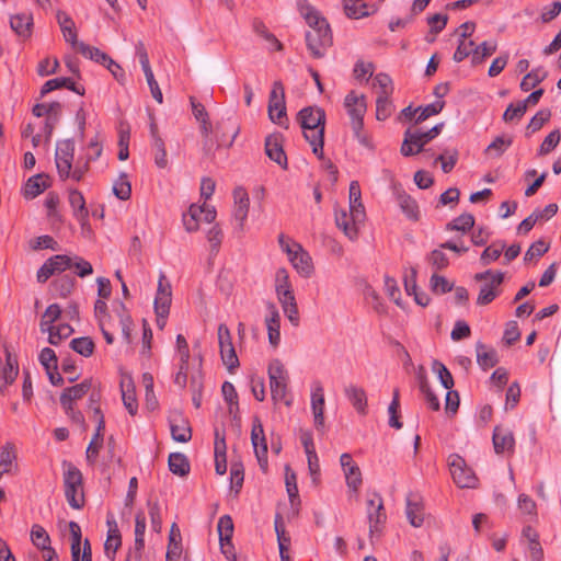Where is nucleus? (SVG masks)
I'll use <instances>...</instances> for the list:
<instances>
[{
    "mask_svg": "<svg viewBox=\"0 0 561 561\" xmlns=\"http://www.w3.org/2000/svg\"><path fill=\"white\" fill-rule=\"evenodd\" d=\"M172 301L171 284L164 273H160L158 288L154 298V311L157 317L167 318Z\"/></svg>",
    "mask_w": 561,
    "mask_h": 561,
    "instance_id": "4468645a",
    "label": "nucleus"
},
{
    "mask_svg": "<svg viewBox=\"0 0 561 561\" xmlns=\"http://www.w3.org/2000/svg\"><path fill=\"white\" fill-rule=\"evenodd\" d=\"M504 248L505 244L502 242H493L491 245L486 247L480 256L481 264L489 265L499 260Z\"/></svg>",
    "mask_w": 561,
    "mask_h": 561,
    "instance_id": "3c124183",
    "label": "nucleus"
},
{
    "mask_svg": "<svg viewBox=\"0 0 561 561\" xmlns=\"http://www.w3.org/2000/svg\"><path fill=\"white\" fill-rule=\"evenodd\" d=\"M399 206L410 219L416 220L419 217V207L416 202L408 194L398 196Z\"/></svg>",
    "mask_w": 561,
    "mask_h": 561,
    "instance_id": "603ef678",
    "label": "nucleus"
},
{
    "mask_svg": "<svg viewBox=\"0 0 561 561\" xmlns=\"http://www.w3.org/2000/svg\"><path fill=\"white\" fill-rule=\"evenodd\" d=\"M474 226V217L469 213L461 214L446 225V229L450 231L468 232Z\"/></svg>",
    "mask_w": 561,
    "mask_h": 561,
    "instance_id": "58836bf2",
    "label": "nucleus"
},
{
    "mask_svg": "<svg viewBox=\"0 0 561 561\" xmlns=\"http://www.w3.org/2000/svg\"><path fill=\"white\" fill-rule=\"evenodd\" d=\"M170 431L175 442L187 443L192 438L190 423L181 414H175L170 419Z\"/></svg>",
    "mask_w": 561,
    "mask_h": 561,
    "instance_id": "412c9836",
    "label": "nucleus"
},
{
    "mask_svg": "<svg viewBox=\"0 0 561 561\" xmlns=\"http://www.w3.org/2000/svg\"><path fill=\"white\" fill-rule=\"evenodd\" d=\"M294 268L300 274L302 277H310L313 273V264L312 259L307 251L302 249L301 245H297L295 250V254L289 259Z\"/></svg>",
    "mask_w": 561,
    "mask_h": 561,
    "instance_id": "4be33fe9",
    "label": "nucleus"
},
{
    "mask_svg": "<svg viewBox=\"0 0 561 561\" xmlns=\"http://www.w3.org/2000/svg\"><path fill=\"white\" fill-rule=\"evenodd\" d=\"M443 126L444 124L440 123L426 131L407 129L400 148L401 154L411 157L421 152L426 144L440 134Z\"/></svg>",
    "mask_w": 561,
    "mask_h": 561,
    "instance_id": "39448f33",
    "label": "nucleus"
},
{
    "mask_svg": "<svg viewBox=\"0 0 561 561\" xmlns=\"http://www.w3.org/2000/svg\"><path fill=\"white\" fill-rule=\"evenodd\" d=\"M492 440L496 454L514 451L515 438L512 431L507 427L502 425L495 426Z\"/></svg>",
    "mask_w": 561,
    "mask_h": 561,
    "instance_id": "6ab92c4d",
    "label": "nucleus"
},
{
    "mask_svg": "<svg viewBox=\"0 0 561 561\" xmlns=\"http://www.w3.org/2000/svg\"><path fill=\"white\" fill-rule=\"evenodd\" d=\"M474 280L483 283L480 286L476 302L478 306H486L500 295V286L504 280V273L488 270L485 272L477 273L474 275Z\"/></svg>",
    "mask_w": 561,
    "mask_h": 561,
    "instance_id": "0eeeda50",
    "label": "nucleus"
},
{
    "mask_svg": "<svg viewBox=\"0 0 561 561\" xmlns=\"http://www.w3.org/2000/svg\"><path fill=\"white\" fill-rule=\"evenodd\" d=\"M427 262L435 271H440L449 265L448 256L442 251V249L433 250L426 257Z\"/></svg>",
    "mask_w": 561,
    "mask_h": 561,
    "instance_id": "338daca9",
    "label": "nucleus"
},
{
    "mask_svg": "<svg viewBox=\"0 0 561 561\" xmlns=\"http://www.w3.org/2000/svg\"><path fill=\"white\" fill-rule=\"evenodd\" d=\"M59 88H67L80 95H82L84 93V90H80L78 87H76L75 82L72 81V79L70 78H55V79H50L48 81H46L42 89H41V94L42 95H45L56 89H59Z\"/></svg>",
    "mask_w": 561,
    "mask_h": 561,
    "instance_id": "c9c22d12",
    "label": "nucleus"
},
{
    "mask_svg": "<svg viewBox=\"0 0 561 561\" xmlns=\"http://www.w3.org/2000/svg\"><path fill=\"white\" fill-rule=\"evenodd\" d=\"M169 469L172 473L185 477L190 472V461L184 454L172 453L169 455Z\"/></svg>",
    "mask_w": 561,
    "mask_h": 561,
    "instance_id": "e433bc0d",
    "label": "nucleus"
},
{
    "mask_svg": "<svg viewBox=\"0 0 561 561\" xmlns=\"http://www.w3.org/2000/svg\"><path fill=\"white\" fill-rule=\"evenodd\" d=\"M340 463L345 476L346 485L353 492H357L363 482L359 467L354 462L352 456L346 453L341 455Z\"/></svg>",
    "mask_w": 561,
    "mask_h": 561,
    "instance_id": "dca6fc26",
    "label": "nucleus"
},
{
    "mask_svg": "<svg viewBox=\"0 0 561 561\" xmlns=\"http://www.w3.org/2000/svg\"><path fill=\"white\" fill-rule=\"evenodd\" d=\"M250 207V198L247 190L238 186L233 190V219L239 229H243L244 222L248 218Z\"/></svg>",
    "mask_w": 561,
    "mask_h": 561,
    "instance_id": "2eb2a0df",
    "label": "nucleus"
},
{
    "mask_svg": "<svg viewBox=\"0 0 561 561\" xmlns=\"http://www.w3.org/2000/svg\"><path fill=\"white\" fill-rule=\"evenodd\" d=\"M267 111L273 123L283 125V119L286 121L285 88L279 80L273 83L268 96Z\"/></svg>",
    "mask_w": 561,
    "mask_h": 561,
    "instance_id": "9b49d317",
    "label": "nucleus"
},
{
    "mask_svg": "<svg viewBox=\"0 0 561 561\" xmlns=\"http://www.w3.org/2000/svg\"><path fill=\"white\" fill-rule=\"evenodd\" d=\"M311 409L314 416V425L321 428L324 425V394L323 388L317 383L311 393Z\"/></svg>",
    "mask_w": 561,
    "mask_h": 561,
    "instance_id": "393cba45",
    "label": "nucleus"
},
{
    "mask_svg": "<svg viewBox=\"0 0 561 561\" xmlns=\"http://www.w3.org/2000/svg\"><path fill=\"white\" fill-rule=\"evenodd\" d=\"M219 541L231 540L233 535V522L229 515H224L217 524Z\"/></svg>",
    "mask_w": 561,
    "mask_h": 561,
    "instance_id": "0e129e2a",
    "label": "nucleus"
},
{
    "mask_svg": "<svg viewBox=\"0 0 561 561\" xmlns=\"http://www.w3.org/2000/svg\"><path fill=\"white\" fill-rule=\"evenodd\" d=\"M561 134L559 129H554L549 133L543 139L542 144L539 147L538 154L546 156L550 153L560 142Z\"/></svg>",
    "mask_w": 561,
    "mask_h": 561,
    "instance_id": "680f3d73",
    "label": "nucleus"
},
{
    "mask_svg": "<svg viewBox=\"0 0 561 561\" xmlns=\"http://www.w3.org/2000/svg\"><path fill=\"white\" fill-rule=\"evenodd\" d=\"M75 284L76 279L72 276L62 275L51 283V289L56 296L66 298L71 294Z\"/></svg>",
    "mask_w": 561,
    "mask_h": 561,
    "instance_id": "4c0bfd02",
    "label": "nucleus"
},
{
    "mask_svg": "<svg viewBox=\"0 0 561 561\" xmlns=\"http://www.w3.org/2000/svg\"><path fill=\"white\" fill-rule=\"evenodd\" d=\"M363 221H355L352 214L346 209L335 210V224L344 232L350 240H355L358 237V225Z\"/></svg>",
    "mask_w": 561,
    "mask_h": 561,
    "instance_id": "5701e85b",
    "label": "nucleus"
},
{
    "mask_svg": "<svg viewBox=\"0 0 561 561\" xmlns=\"http://www.w3.org/2000/svg\"><path fill=\"white\" fill-rule=\"evenodd\" d=\"M122 399L125 408L130 415H135L138 410L135 386L131 379H123L121 382Z\"/></svg>",
    "mask_w": 561,
    "mask_h": 561,
    "instance_id": "72a5a7b5",
    "label": "nucleus"
},
{
    "mask_svg": "<svg viewBox=\"0 0 561 561\" xmlns=\"http://www.w3.org/2000/svg\"><path fill=\"white\" fill-rule=\"evenodd\" d=\"M344 11L351 19H362L375 12L376 8L374 5L369 7L363 0H345Z\"/></svg>",
    "mask_w": 561,
    "mask_h": 561,
    "instance_id": "473e14b6",
    "label": "nucleus"
},
{
    "mask_svg": "<svg viewBox=\"0 0 561 561\" xmlns=\"http://www.w3.org/2000/svg\"><path fill=\"white\" fill-rule=\"evenodd\" d=\"M278 301L282 306L284 314L294 327L299 325V311L293 290L277 293Z\"/></svg>",
    "mask_w": 561,
    "mask_h": 561,
    "instance_id": "aec40b11",
    "label": "nucleus"
},
{
    "mask_svg": "<svg viewBox=\"0 0 561 561\" xmlns=\"http://www.w3.org/2000/svg\"><path fill=\"white\" fill-rule=\"evenodd\" d=\"M91 388V379H84L80 383L66 388L60 396V404L64 410H69L70 405H73L77 400L85 396Z\"/></svg>",
    "mask_w": 561,
    "mask_h": 561,
    "instance_id": "f3484780",
    "label": "nucleus"
},
{
    "mask_svg": "<svg viewBox=\"0 0 561 561\" xmlns=\"http://www.w3.org/2000/svg\"><path fill=\"white\" fill-rule=\"evenodd\" d=\"M405 514L409 523L413 527H421L424 520L423 505L416 496L409 495L407 497Z\"/></svg>",
    "mask_w": 561,
    "mask_h": 561,
    "instance_id": "2f4dec72",
    "label": "nucleus"
},
{
    "mask_svg": "<svg viewBox=\"0 0 561 561\" xmlns=\"http://www.w3.org/2000/svg\"><path fill=\"white\" fill-rule=\"evenodd\" d=\"M46 331L49 333L48 342L53 345H58L64 339L69 337L73 329L67 324L49 325Z\"/></svg>",
    "mask_w": 561,
    "mask_h": 561,
    "instance_id": "ea45409f",
    "label": "nucleus"
},
{
    "mask_svg": "<svg viewBox=\"0 0 561 561\" xmlns=\"http://www.w3.org/2000/svg\"><path fill=\"white\" fill-rule=\"evenodd\" d=\"M433 371L437 375L442 386L449 390L454 387V379L447 367L439 360H434L432 364Z\"/></svg>",
    "mask_w": 561,
    "mask_h": 561,
    "instance_id": "5fc2aeb1",
    "label": "nucleus"
},
{
    "mask_svg": "<svg viewBox=\"0 0 561 561\" xmlns=\"http://www.w3.org/2000/svg\"><path fill=\"white\" fill-rule=\"evenodd\" d=\"M344 393L358 413H367V396L363 388L355 385H350L345 387Z\"/></svg>",
    "mask_w": 561,
    "mask_h": 561,
    "instance_id": "c85d7f7f",
    "label": "nucleus"
},
{
    "mask_svg": "<svg viewBox=\"0 0 561 561\" xmlns=\"http://www.w3.org/2000/svg\"><path fill=\"white\" fill-rule=\"evenodd\" d=\"M297 8L309 25L306 32L307 47L314 58H322L332 45L330 25L307 0H298Z\"/></svg>",
    "mask_w": 561,
    "mask_h": 561,
    "instance_id": "f257e3e1",
    "label": "nucleus"
},
{
    "mask_svg": "<svg viewBox=\"0 0 561 561\" xmlns=\"http://www.w3.org/2000/svg\"><path fill=\"white\" fill-rule=\"evenodd\" d=\"M511 137L497 136L485 149V153L492 157H501L512 145Z\"/></svg>",
    "mask_w": 561,
    "mask_h": 561,
    "instance_id": "de8ad7c7",
    "label": "nucleus"
},
{
    "mask_svg": "<svg viewBox=\"0 0 561 561\" xmlns=\"http://www.w3.org/2000/svg\"><path fill=\"white\" fill-rule=\"evenodd\" d=\"M69 203L75 211V216L78 219H84L88 217V210L85 208V201L83 195L77 191L71 190L69 192Z\"/></svg>",
    "mask_w": 561,
    "mask_h": 561,
    "instance_id": "49530a36",
    "label": "nucleus"
},
{
    "mask_svg": "<svg viewBox=\"0 0 561 561\" xmlns=\"http://www.w3.org/2000/svg\"><path fill=\"white\" fill-rule=\"evenodd\" d=\"M444 107V102L436 101L434 103L427 104L426 106H419V113L415 117V124H420L427 119L428 117L436 115L442 112Z\"/></svg>",
    "mask_w": 561,
    "mask_h": 561,
    "instance_id": "052dcab7",
    "label": "nucleus"
},
{
    "mask_svg": "<svg viewBox=\"0 0 561 561\" xmlns=\"http://www.w3.org/2000/svg\"><path fill=\"white\" fill-rule=\"evenodd\" d=\"M298 121L304 130L305 138L310 135H318L322 131L324 135L325 112L320 107L308 106L299 111Z\"/></svg>",
    "mask_w": 561,
    "mask_h": 561,
    "instance_id": "1a4fd4ad",
    "label": "nucleus"
},
{
    "mask_svg": "<svg viewBox=\"0 0 561 561\" xmlns=\"http://www.w3.org/2000/svg\"><path fill=\"white\" fill-rule=\"evenodd\" d=\"M57 22L60 26L65 41L71 44V46L75 49H77L78 44H80L81 42L78 41L73 20L66 12L58 11Z\"/></svg>",
    "mask_w": 561,
    "mask_h": 561,
    "instance_id": "a878e982",
    "label": "nucleus"
},
{
    "mask_svg": "<svg viewBox=\"0 0 561 561\" xmlns=\"http://www.w3.org/2000/svg\"><path fill=\"white\" fill-rule=\"evenodd\" d=\"M31 540L38 549L45 548L50 545L48 533L41 525H33L31 529Z\"/></svg>",
    "mask_w": 561,
    "mask_h": 561,
    "instance_id": "4d7b16f0",
    "label": "nucleus"
},
{
    "mask_svg": "<svg viewBox=\"0 0 561 561\" xmlns=\"http://www.w3.org/2000/svg\"><path fill=\"white\" fill-rule=\"evenodd\" d=\"M61 308L57 304L49 305L42 316L41 330L46 332L47 327L54 325L53 323L60 317Z\"/></svg>",
    "mask_w": 561,
    "mask_h": 561,
    "instance_id": "bf43d9fd",
    "label": "nucleus"
},
{
    "mask_svg": "<svg viewBox=\"0 0 561 561\" xmlns=\"http://www.w3.org/2000/svg\"><path fill=\"white\" fill-rule=\"evenodd\" d=\"M366 513L369 523V537L373 541L375 537L380 536L382 526L387 519L383 500L379 493L373 492L368 494Z\"/></svg>",
    "mask_w": 561,
    "mask_h": 561,
    "instance_id": "6e6552de",
    "label": "nucleus"
},
{
    "mask_svg": "<svg viewBox=\"0 0 561 561\" xmlns=\"http://www.w3.org/2000/svg\"><path fill=\"white\" fill-rule=\"evenodd\" d=\"M419 386L421 392L424 394L428 408L432 409L433 411H438L440 407L439 399L432 391L426 379V376L423 374L419 375Z\"/></svg>",
    "mask_w": 561,
    "mask_h": 561,
    "instance_id": "37998d69",
    "label": "nucleus"
},
{
    "mask_svg": "<svg viewBox=\"0 0 561 561\" xmlns=\"http://www.w3.org/2000/svg\"><path fill=\"white\" fill-rule=\"evenodd\" d=\"M458 156L459 153L457 149L446 150L444 153L437 156L435 161L440 162L444 173H449L455 168L458 161Z\"/></svg>",
    "mask_w": 561,
    "mask_h": 561,
    "instance_id": "13d9d810",
    "label": "nucleus"
},
{
    "mask_svg": "<svg viewBox=\"0 0 561 561\" xmlns=\"http://www.w3.org/2000/svg\"><path fill=\"white\" fill-rule=\"evenodd\" d=\"M49 186L48 178L44 174L31 176L24 185L23 195L26 199H33Z\"/></svg>",
    "mask_w": 561,
    "mask_h": 561,
    "instance_id": "c756f323",
    "label": "nucleus"
},
{
    "mask_svg": "<svg viewBox=\"0 0 561 561\" xmlns=\"http://www.w3.org/2000/svg\"><path fill=\"white\" fill-rule=\"evenodd\" d=\"M148 510L151 522V529L160 533L162 528L161 507L158 501H148Z\"/></svg>",
    "mask_w": 561,
    "mask_h": 561,
    "instance_id": "69168bd1",
    "label": "nucleus"
},
{
    "mask_svg": "<svg viewBox=\"0 0 561 561\" xmlns=\"http://www.w3.org/2000/svg\"><path fill=\"white\" fill-rule=\"evenodd\" d=\"M217 335L222 363L229 371H232L239 367L240 364L236 354L229 328L225 323L219 324Z\"/></svg>",
    "mask_w": 561,
    "mask_h": 561,
    "instance_id": "f8f14e48",
    "label": "nucleus"
},
{
    "mask_svg": "<svg viewBox=\"0 0 561 561\" xmlns=\"http://www.w3.org/2000/svg\"><path fill=\"white\" fill-rule=\"evenodd\" d=\"M33 18L27 13H19L10 19L11 28L22 37H30L32 32Z\"/></svg>",
    "mask_w": 561,
    "mask_h": 561,
    "instance_id": "f704fd0d",
    "label": "nucleus"
},
{
    "mask_svg": "<svg viewBox=\"0 0 561 561\" xmlns=\"http://www.w3.org/2000/svg\"><path fill=\"white\" fill-rule=\"evenodd\" d=\"M390 96L391 95H377L376 118L378 121H385L392 114L393 105L390 101Z\"/></svg>",
    "mask_w": 561,
    "mask_h": 561,
    "instance_id": "09e8293b",
    "label": "nucleus"
},
{
    "mask_svg": "<svg viewBox=\"0 0 561 561\" xmlns=\"http://www.w3.org/2000/svg\"><path fill=\"white\" fill-rule=\"evenodd\" d=\"M286 490L288 493L290 505H298L300 503L298 486H297V477L290 468L286 467V476H285Z\"/></svg>",
    "mask_w": 561,
    "mask_h": 561,
    "instance_id": "a18cd8bd",
    "label": "nucleus"
},
{
    "mask_svg": "<svg viewBox=\"0 0 561 561\" xmlns=\"http://www.w3.org/2000/svg\"><path fill=\"white\" fill-rule=\"evenodd\" d=\"M546 78L547 71H545L542 68L533 69L523 78L520 82V89L522 91L527 92L542 82Z\"/></svg>",
    "mask_w": 561,
    "mask_h": 561,
    "instance_id": "79ce46f5",
    "label": "nucleus"
},
{
    "mask_svg": "<svg viewBox=\"0 0 561 561\" xmlns=\"http://www.w3.org/2000/svg\"><path fill=\"white\" fill-rule=\"evenodd\" d=\"M70 347L78 354L89 357L93 354L94 343L88 336L77 337L70 342Z\"/></svg>",
    "mask_w": 561,
    "mask_h": 561,
    "instance_id": "864d4df0",
    "label": "nucleus"
},
{
    "mask_svg": "<svg viewBox=\"0 0 561 561\" xmlns=\"http://www.w3.org/2000/svg\"><path fill=\"white\" fill-rule=\"evenodd\" d=\"M251 443L260 468L265 472L268 467L267 443L261 420L255 416L252 421Z\"/></svg>",
    "mask_w": 561,
    "mask_h": 561,
    "instance_id": "ddd939ff",
    "label": "nucleus"
},
{
    "mask_svg": "<svg viewBox=\"0 0 561 561\" xmlns=\"http://www.w3.org/2000/svg\"><path fill=\"white\" fill-rule=\"evenodd\" d=\"M146 516L144 512H138L135 516V543L134 558L140 561L141 551L145 548Z\"/></svg>",
    "mask_w": 561,
    "mask_h": 561,
    "instance_id": "cd10ccee",
    "label": "nucleus"
},
{
    "mask_svg": "<svg viewBox=\"0 0 561 561\" xmlns=\"http://www.w3.org/2000/svg\"><path fill=\"white\" fill-rule=\"evenodd\" d=\"M344 106L351 118V127L354 133V137L362 146L373 149L374 145L371 139L364 130V115L367 110L366 98L363 94H357L355 91H351L345 96Z\"/></svg>",
    "mask_w": 561,
    "mask_h": 561,
    "instance_id": "7ed1b4c3",
    "label": "nucleus"
},
{
    "mask_svg": "<svg viewBox=\"0 0 561 561\" xmlns=\"http://www.w3.org/2000/svg\"><path fill=\"white\" fill-rule=\"evenodd\" d=\"M270 380L271 397L274 402H285L287 405L290 401L286 400L289 382V374L284 364L275 358L271 360L267 367Z\"/></svg>",
    "mask_w": 561,
    "mask_h": 561,
    "instance_id": "20e7f679",
    "label": "nucleus"
},
{
    "mask_svg": "<svg viewBox=\"0 0 561 561\" xmlns=\"http://www.w3.org/2000/svg\"><path fill=\"white\" fill-rule=\"evenodd\" d=\"M114 195L121 201H127L131 195V185L126 174H122L113 185Z\"/></svg>",
    "mask_w": 561,
    "mask_h": 561,
    "instance_id": "6e6d98bb",
    "label": "nucleus"
},
{
    "mask_svg": "<svg viewBox=\"0 0 561 561\" xmlns=\"http://www.w3.org/2000/svg\"><path fill=\"white\" fill-rule=\"evenodd\" d=\"M477 363L479 366L486 370L494 367L499 363L497 353L494 348L478 342L476 345Z\"/></svg>",
    "mask_w": 561,
    "mask_h": 561,
    "instance_id": "7c9ffc66",
    "label": "nucleus"
},
{
    "mask_svg": "<svg viewBox=\"0 0 561 561\" xmlns=\"http://www.w3.org/2000/svg\"><path fill=\"white\" fill-rule=\"evenodd\" d=\"M73 156V140L65 139L58 142L55 154V161L58 175L62 181L71 179L76 182H80L89 170L90 161H88L87 159L83 162L78 160L75 168H72Z\"/></svg>",
    "mask_w": 561,
    "mask_h": 561,
    "instance_id": "f03ea898",
    "label": "nucleus"
},
{
    "mask_svg": "<svg viewBox=\"0 0 561 561\" xmlns=\"http://www.w3.org/2000/svg\"><path fill=\"white\" fill-rule=\"evenodd\" d=\"M450 473L454 482L459 488H476L478 478L473 470L469 468L462 457L459 455H451L449 457Z\"/></svg>",
    "mask_w": 561,
    "mask_h": 561,
    "instance_id": "9d476101",
    "label": "nucleus"
},
{
    "mask_svg": "<svg viewBox=\"0 0 561 561\" xmlns=\"http://www.w3.org/2000/svg\"><path fill=\"white\" fill-rule=\"evenodd\" d=\"M399 390H394L392 401L388 407L389 413V425L396 430H400L402 427V423L399 421Z\"/></svg>",
    "mask_w": 561,
    "mask_h": 561,
    "instance_id": "e2e57ef3",
    "label": "nucleus"
},
{
    "mask_svg": "<svg viewBox=\"0 0 561 561\" xmlns=\"http://www.w3.org/2000/svg\"><path fill=\"white\" fill-rule=\"evenodd\" d=\"M497 49L496 42H483L480 45L474 47L473 56L471 58V62L473 65L481 64L486 57L493 55Z\"/></svg>",
    "mask_w": 561,
    "mask_h": 561,
    "instance_id": "c03bdc74",
    "label": "nucleus"
},
{
    "mask_svg": "<svg viewBox=\"0 0 561 561\" xmlns=\"http://www.w3.org/2000/svg\"><path fill=\"white\" fill-rule=\"evenodd\" d=\"M268 316L265 318L268 342L273 347H277L280 342V316L273 302L267 304Z\"/></svg>",
    "mask_w": 561,
    "mask_h": 561,
    "instance_id": "a211bd4d",
    "label": "nucleus"
},
{
    "mask_svg": "<svg viewBox=\"0 0 561 561\" xmlns=\"http://www.w3.org/2000/svg\"><path fill=\"white\" fill-rule=\"evenodd\" d=\"M64 485L68 504L75 510L82 508L84 505L82 473L71 463H68L64 472Z\"/></svg>",
    "mask_w": 561,
    "mask_h": 561,
    "instance_id": "423d86ee",
    "label": "nucleus"
},
{
    "mask_svg": "<svg viewBox=\"0 0 561 561\" xmlns=\"http://www.w3.org/2000/svg\"><path fill=\"white\" fill-rule=\"evenodd\" d=\"M77 50L88 59H91L98 64L105 65L110 60V56L99 48L84 44L83 42L78 44Z\"/></svg>",
    "mask_w": 561,
    "mask_h": 561,
    "instance_id": "a19ab883",
    "label": "nucleus"
},
{
    "mask_svg": "<svg viewBox=\"0 0 561 561\" xmlns=\"http://www.w3.org/2000/svg\"><path fill=\"white\" fill-rule=\"evenodd\" d=\"M182 554V537L179 526L173 523L170 528L167 561H179Z\"/></svg>",
    "mask_w": 561,
    "mask_h": 561,
    "instance_id": "bb28decb",
    "label": "nucleus"
},
{
    "mask_svg": "<svg viewBox=\"0 0 561 561\" xmlns=\"http://www.w3.org/2000/svg\"><path fill=\"white\" fill-rule=\"evenodd\" d=\"M551 116V112L548 108L540 110L536 115H534L527 126L528 133L538 131L549 119Z\"/></svg>",
    "mask_w": 561,
    "mask_h": 561,
    "instance_id": "774afa93",
    "label": "nucleus"
},
{
    "mask_svg": "<svg viewBox=\"0 0 561 561\" xmlns=\"http://www.w3.org/2000/svg\"><path fill=\"white\" fill-rule=\"evenodd\" d=\"M275 531L277 535L280 559L285 560L286 551L290 545V538L286 536V531L282 523V517L279 515H277L275 518Z\"/></svg>",
    "mask_w": 561,
    "mask_h": 561,
    "instance_id": "8fccbe9b",
    "label": "nucleus"
},
{
    "mask_svg": "<svg viewBox=\"0 0 561 561\" xmlns=\"http://www.w3.org/2000/svg\"><path fill=\"white\" fill-rule=\"evenodd\" d=\"M265 152L267 157L279 164L283 169L287 168V157L284 152L278 136L271 135L265 139Z\"/></svg>",
    "mask_w": 561,
    "mask_h": 561,
    "instance_id": "b1692460",
    "label": "nucleus"
}]
</instances>
